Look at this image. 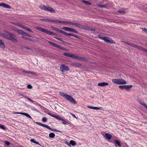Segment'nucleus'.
Listing matches in <instances>:
<instances>
[{
  "label": "nucleus",
  "instance_id": "nucleus-1",
  "mask_svg": "<svg viewBox=\"0 0 147 147\" xmlns=\"http://www.w3.org/2000/svg\"><path fill=\"white\" fill-rule=\"evenodd\" d=\"M5 33H0V36L12 42H16L18 40L16 36L13 34L9 33L7 31H5Z\"/></svg>",
  "mask_w": 147,
  "mask_h": 147
},
{
  "label": "nucleus",
  "instance_id": "nucleus-2",
  "mask_svg": "<svg viewBox=\"0 0 147 147\" xmlns=\"http://www.w3.org/2000/svg\"><path fill=\"white\" fill-rule=\"evenodd\" d=\"M59 94L60 96L64 97L67 100L76 104L77 103L75 99L71 96L63 92H60Z\"/></svg>",
  "mask_w": 147,
  "mask_h": 147
},
{
  "label": "nucleus",
  "instance_id": "nucleus-3",
  "mask_svg": "<svg viewBox=\"0 0 147 147\" xmlns=\"http://www.w3.org/2000/svg\"><path fill=\"white\" fill-rule=\"evenodd\" d=\"M63 55L67 57H70L73 59H78L80 60H82V58L74 54L69 53H63Z\"/></svg>",
  "mask_w": 147,
  "mask_h": 147
},
{
  "label": "nucleus",
  "instance_id": "nucleus-4",
  "mask_svg": "<svg viewBox=\"0 0 147 147\" xmlns=\"http://www.w3.org/2000/svg\"><path fill=\"white\" fill-rule=\"evenodd\" d=\"M112 81L113 83L117 84H127L126 81L122 79H113Z\"/></svg>",
  "mask_w": 147,
  "mask_h": 147
},
{
  "label": "nucleus",
  "instance_id": "nucleus-5",
  "mask_svg": "<svg viewBox=\"0 0 147 147\" xmlns=\"http://www.w3.org/2000/svg\"><path fill=\"white\" fill-rule=\"evenodd\" d=\"M36 28L37 30L40 31L42 32H45V33L51 35H52L54 34V33L53 32H50L47 30H46L45 29L43 28L40 27H36Z\"/></svg>",
  "mask_w": 147,
  "mask_h": 147
},
{
  "label": "nucleus",
  "instance_id": "nucleus-6",
  "mask_svg": "<svg viewBox=\"0 0 147 147\" xmlns=\"http://www.w3.org/2000/svg\"><path fill=\"white\" fill-rule=\"evenodd\" d=\"M11 23L12 24H13L16 26H18L20 28H23L24 29L27 30L29 31L30 32H33V31L31 30H30L29 28H28L27 27L24 26L23 25H22V24H20V23H18H18H16V22H11Z\"/></svg>",
  "mask_w": 147,
  "mask_h": 147
},
{
  "label": "nucleus",
  "instance_id": "nucleus-7",
  "mask_svg": "<svg viewBox=\"0 0 147 147\" xmlns=\"http://www.w3.org/2000/svg\"><path fill=\"white\" fill-rule=\"evenodd\" d=\"M35 123L37 124V125H40V126H42V127H45L46 128H47L49 129L50 130H51L53 131H56V132H60L61 133V131L57 129H51L50 127H49V126L48 125H45V124H42L40 123V122H35Z\"/></svg>",
  "mask_w": 147,
  "mask_h": 147
},
{
  "label": "nucleus",
  "instance_id": "nucleus-8",
  "mask_svg": "<svg viewBox=\"0 0 147 147\" xmlns=\"http://www.w3.org/2000/svg\"><path fill=\"white\" fill-rule=\"evenodd\" d=\"M132 85H124L122 86H119V88L122 90L126 89L128 90H129L131 87H132Z\"/></svg>",
  "mask_w": 147,
  "mask_h": 147
},
{
  "label": "nucleus",
  "instance_id": "nucleus-9",
  "mask_svg": "<svg viewBox=\"0 0 147 147\" xmlns=\"http://www.w3.org/2000/svg\"><path fill=\"white\" fill-rule=\"evenodd\" d=\"M101 38L107 43L110 44H113L115 43L114 41L108 37H103Z\"/></svg>",
  "mask_w": 147,
  "mask_h": 147
},
{
  "label": "nucleus",
  "instance_id": "nucleus-10",
  "mask_svg": "<svg viewBox=\"0 0 147 147\" xmlns=\"http://www.w3.org/2000/svg\"><path fill=\"white\" fill-rule=\"evenodd\" d=\"M60 69L61 71L62 72L69 71V68L68 67L63 64L61 65L60 67Z\"/></svg>",
  "mask_w": 147,
  "mask_h": 147
},
{
  "label": "nucleus",
  "instance_id": "nucleus-11",
  "mask_svg": "<svg viewBox=\"0 0 147 147\" xmlns=\"http://www.w3.org/2000/svg\"><path fill=\"white\" fill-rule=\"evenodd\" d=\"M44 39L45 40L44 41L45 42H48V43H49L50 45L53 46L54 47H59V45L57 44H56L55 43L53 42H52L51 41H48L47 40H46L45 39H43L42 37H40V40H42Z\"/></svg>",
  "mask_w": 147,
  "mask_h": 147
},
{
  "label": "nucleus",
  "instance_id": "nucleus-12",
  "mask_svg": "<svg viewBox=\"0 0 147 147\" xmlns=\"http://www.w3.org/2000/svg\"><path fill=\"white\" fill-rule=\"evenodd\" d=\"M61 28L63 29L64 30L66 31H69V32H73L76 33H78V32L77 31H76V30H75L74 29H73V28H69L66 27H64Z\"/></svg>",
  "mask_w": 147,
  "mask_h": 147
},
{
  "label": "nucleus",
  "instance_id": "nucleus-13",
  "mask_svg": "<svg viewBox=\"0 0 147 147\" xmlns=\"http://www.w3.org/2000/svg\"><path fill=\"white\" fill-rule=\"evenodd\" d=\"M40 20L45 22H51L53 23H58V20H53L49 19H40Z\"/></svg>",
  "mask_w": 147,
  "mask_h": 147
},
{
  "label": "nucleus",
  "instance_id": "nucleus-14",
  "mask_svg": "<svg viewBox=\"0 0 147 147\" xmlns=\"http://www.w3.org/2000/svg\"><path fill=\"white\" fill-rule=\"evenodd\" d=\"M125 43L132 47H133L135 48H138L142 50H143V49L142 47H139L135 44L130 43H128L127 42H126Z\"/></svg>",
  "mask_w": 147,
  "mask_h": 147
},
{
  "label": "nucleus",
  "instance_id": "nucleus-15",
  "mask_svg": "<svg viewBox=\"0 0 147 147\" xmlns=\"http://www.w3.org/2000/svg\"><path fill=\"white\" fill-rule=\"evenodd\" d=\"M0 7H2L4 8L9 9L11 8V7L9 5L4 3H0Z\"/></svg>",
  "mask_w": 147,
  "mask_h": 147
},
{
  "label": "nucleus",
  "instance_id": "nucleus-16",
  "mask_svg": "<svg viewBox=\"0 0 147 147\" xmlns=\"http://www.w3.org/2000/svg\"><path fill=\"white\" fill-rule=\"evenodd\" d=\"M45 11H49L52 13L55 12V10L49 6H46V9Z\"/></svg>",
  "mask_w": 147,
  "mask_h": 147
},
{
  "label": "nucleus",
  "instance_id": "nucleus-17",
  "mask_svg": "<svg viewBox=\"0 0 147 147\" xmlns=\"http://www.w3.org/2000/svg\"><path fill=\"white\" fill-rule=\"evenodd\" d=\"M14 113L21 114L22 115H24L27 117L32 119V118L31 116L28 114L25 113H22V112H16L15 113Z\"/></svg>",
  "mask_w": 147,
  "mask_h": 147
},
{
  "label": "nucleus",
  "instance_id": "nucleus-18",
  "mask_svg": "<svg viewBox=\"0 0 147 147\" xmlns=\"http://www.w3.org/2000/svg\"><path fill=\"white\" fill-rule=\"evenodd\" d=\"M58 119H59V120H60L62 121V123L64 124H65V125H67V124H68V122L65 119L62 118L61 117H60L59 116V117Z\"/></svg>",
  "mask_w": 147,
  "mask_h": 147
},
{
  "label": "nucleus",
  "instance_id": "nucleus-19",
  "mask_svg": "<svg viewBox=\"0 0 147 147\" xmlns=\"http://www.w3.org/2000/svg\"><path fill=\"white\" fill-rule=\"evenodd\" d=\"M108 85V84L105 82L99 83L98 84V86H107Z\"/></svg>",
  "mask_w": 147,
  "mask_h": 147
},
{
  "label": "nucleus",
  "instance_id": "nucleus-20",
  "mask_svg": "<svg viewBox=\"0 0 147 147\" xmlns=\"http://www.w3.org/2000/svg\"><path fill=\"white\" fill-rule=\"evenodd\" d=\"M0 46L3 50L5 48V46L4 43L1 40H0Z\"/></svg>",
  "mask_w": 147,
  "mask_h": 147
},
{
  "label": "nucleus",
  "instance_id": "nucleus-21",
  "mask_svg": "<svg viewBox=\"0 0 147 147\" xmlns=\"http://www.w3.org/2000/svg\"><path fill=\"white\" fill-rule=\"evenodd\" d=\"M71 145L73 146H74L76 145V143L73 140H71L70 141L69 143V144H67V145L69 146L70 147L71 146Z\"/></svg>",
  "mask_w": 147,
  "mask_h": 147
},
{
  "label": "nucleus",
  "instance_id": "nucleus-22",
  "mask_svg": "<svg viewBox=\"0 0 147 147\" xmlns=\"http://www.w3.org/2000/svg\"><path fill=\"white\" fill-rule=\"evenodd\" d=\"M51 28L61 33H62L63 31L59 30L58 28L54 27H51Z\"/></svg>",
  "mask_w": 147,
  "mask_h": 147
},
{
  "label": "nucleus",
  "instance_id": "nucleus-23",
  "mask_svg": "<svg viewBox=\"0 0 147 147\" xmlns=\"http://www.w3.org/2000/svg\"><path fill=\"white\" fill-rule=\"evenodd\" d=\"M105 137L107 139L110 140L112 136L108 133H106L105 134Z\"/></svg>",
  "mask_w": 147,
  "mask_h": 147
},
{
  "label": "nucleus",
  "instance_id": "nucleus-24",
  "mask_svg": "<svg viewBox=\"0 0 147 147\" xmlns=\"http://www.w3.org/2000/svg\"><path fill=\"white\" fill-rule=\"evenodd\" d=\"M58 23H63L65 24H70V22L69 21H58Z\"/></svg>",
  "mask_w": 147,
  "mask_h": 147
},
{
  "label": "nucleus",
  "instance_id": "nucleus-25",
  "mask_svg": "<svg viewBox=\"0 0 147 147\" xmlns=\"http://www.w3.org/2000/svg\"><path fill=\"white\" fill-rule=\"evenodd\" d=\"M70 24L73 25H75L77 27L80 28L81 25L78 23H76L75 22H70Z\"/></svg>",
  "mask_w": 147,
  "mask_h": 147
},
{
  "label": "nucleus",
  "instance_id": "nucleus-26",
  "mask_svg": "<svg viewBox=\"0 0 147 147\" xmlns=\"http://www.w3.org/2000/svg\"><path fill=\"white\" fill-rule=\"evenodd\" d=\"M87 107L90 109H94V110H99V109H101V107H91V106H88Z\"/></svg>",
  "mask_w": 147,
  "mask_h": 147
},
{
  "label": "nucleus",
  "instance_id": "nucleus-27",
  "mask_svg": "<svg viewBox=\"0 0 147 147\" xmlns=\"http://www.w3.org/2000/svg\"><path fill=\"white\" fill-rule=\"evenodd\" d=\"M138 101L142 105L146 108L147 109V106L143 101H142L140 99H138Z\"/></svg>",
  "mask_w": 147,
  "mask_h": 147
},
{
  "label": "nucleus",
  "instance_id": "nucleus-28",
  "mask_svg": "<svg viewBox=\"0 0 147 147\" xmlns=\"http://www.w3.org/2000/svg\"><path fill=\"white\" fill-rule=\"evenodd\" d=\"M48 114L49 115L51 116V117H54L57 119H58L59 116H58V115H55L52 114V113H48Z\"/></svg>",
  "mask_w": 147,
  "mask_h": 147
},
{
  "label": "nucleus",
  "instance_id": "nucleus-29",
  "mask_svg": "<svg viewBox=\"0 0 147 147\" xmlns=\"http://www.w3.org/2000/svg\"><path fill=\"white\" fill-rule=\"evenodd\" d=\"M46 6L45 5L43 4H42L39 6V8L40 9L43 10H45L46 9Z\"/></svg>",
  "mask_w": 147,
  "mask_h": 147
},
{
  "label": "nucleus",
  "instance_id": "nucleus-30",
  "mask_svg": "<svg viewBox=\"0 0 147 147\" xmlns=\"http://www.w3.org/2000/svg\"><path fill=\"white\" fill-rule=\"evenodd\" d=\"M86 30L91 31H95V30L94 28H92L87 26Z\"/></svg>",
  "mask_w": 147,
  "mask_h": 147
},
{
  "label": "nucleus",
  "instance_id": "nucleus-31",
  "mask_svg": "<svg viewBox=\"0 0 147 147\" xmlns=\"http://www.w3.org/2000/svg\"><path fill=\"white\" fill-rule=\"evenodd\" d=\"M114 142L115 144L119 146H121V144L120 142L117 140H115L114 141Z\"/></svg>",
  "mask_w": 147,
  "mask_h": 147
},
{
  "label": "nucleus",
  "instance_id": "nucleus-32",
  "mask_svg": "<svg viewBox=\"0 0 147 147\" xmlns=\"http://www.w3.org/2000/svg\"><path fill=\"white\" fill-rule=\"evenodd\" d=\"M81 1L82 3H84L86 5H90L91 4V3L89 2L86 1H85L84 0H81Z\"/></svg>",
  "mask_w": 147,
  "mask_h": 147
},
{
  "label": "nucleus",
  "instance_id": "nucleus-33",
  "mask_svg": "<svg viewBox=\"0 0 147 147\" xmlns=\"http://www.w3.org/2000/svg\"><path fill=\"white\" fill-rule=\"evenodd\" d=\"M16 32H17V33H18V34H21L22 35L23 34V33L24 32L22 31V30H18V29H17V30H16Z\"/></svg>",
  "mask_w": 147,
  "mask_h": 147
},
{
  "label": "nucleus",
  "instance_id": "nucleus-34",
  "mask_svg": "<svg viewBox=\"0 0 147 147\" xmlns=\"http://www.w3.org/2000/svg\"><path fill=\"white\" fill-rule=\"evenodd\" d=\"M49 136L50 138H53L55 136V135L54 133H51L49 134Z\"/></svg>",
  "mask_w": 147,
  "mask_h": 147
},
{
  "label": "nucleus",
  "instance_id": "nucleus-35",
  "mask_svg": "<svg viewBox=\"0 0 147 147\" xmlns=\"http://www.w3.org/2000/svg\"><path fill=\"white\" fill-rule=\"evenodd\" d=\"M87 26H86L82 25H81L80 28H81L83 30H86Z\"/></svg>",
  "mask_w": 147,
  "mask_h": 147
},
{
  "label": "nucleus",
  "instance_id": "nucleus-36",
  "mask_svg": "<svg viewBox=\"0 0 147 147\" xmlns=\"http://www.w3.org/2000/svg\"><path fill=\"white\" fill-rule=\"evenodd\" d=\"M30 141L34 143H35L37 144H39V142L36 141L34 139H32L31 140H30Z\"/></svg>",
  "mask_w": 147,
  "mask_h": 147
},
{
  "label": "nucleus",
  "instance_id": "nucleus-37",
  "mask_svg": "<svg viewBox=\"0 0 147 147\" xmlns=\"http://www.w3.org/2000/svg\"><path fill=\"white\" fill-rule=\"evenodd\" d=\"M62 34H64V35H67V36H72V34H69V33H67L63 31V32L62 33Z\"/></svg>",
  "mask_w": 147,
  "mask_h": 147
},
{
  "label": "nucleus",
  "instance_id": "nucleus-38",
  "mask_svg": "<svg viewBox=\"0 0 147 147\" xmlns=\"http://www.w3.org/2000/svg\"><path fill=\"white\" fill-rule=\"evenodd\" d=\"M118 12L121 14H124L126 13V12L124 11H123L121 10H119L118 11Z\"/></svg>",
  "mask_w": 147,
  "mask_h": 147
},
{
  "label": "nucleus",
  "instance_id": "nucleus-39",
  "mask_svg": "<svg viewBox=\"0 0 147 147\" xmlns=\"http://www.w3.org/2000/svg\"><path fill=\"white\" fill-rule=\"evenodd\" d=\"M23 35H25L29 37H31V36L30 35V34L24 32H23Z\"/></svg>",
  "mask_w": 147,
  "mask_h": 147
},
{
  "label": "nucleus",
  "instance_id": "nucleus-40",
  "mask_svg": "<svg viewBox=\"0 0 147 147\" xmlns=\"http://www.w3.org/2000/svg\"><path fill=\"white\" fill-rule=\"evenodd\" d=\"M42 121L44 122H46L47 121V119L46 117H43L42 119Z\"/></svg>",
  "mask_w": 147,
  "mask_h": 147
},
{
  "label": "nucleus",
  "instance_id": "nucleus-41",
  "mask_svg": "<svg viewBox=\"0 0 147 147\" xmlns=\"http://www.w3.org/2000/svg\"><path fill=\"white\" fill-rule=\"evenodd\" d=\"M97 5L100 8L105 7H106V5Z\"/></svg>",
  "mask_w": 147,
  "mask_h": 147
},
{
  "label": "nucleus",
  "instance_id": "nucleus-42",
  "mask_svg": "<svg viewBox=\"0 0 147 147\" xmlns=\"http://www.w3.org/2000/svg\"><path fill=\"white\" fill-rule=\"evenodd\" d=\"M4 143L7 145H9L10 144V143L8 141H6L4 142Z\"/></svg>",
  "mask_w": 147,
  "mask_h": 147
},
{
  "label": "nucleus",
  "instance_id": "nucleus-43",
  "mask_svg": "<svg viewBox=\"0 0 147 147\" xmlns=\"http://www.w3.org/2000/svg\"><path fill=\"white\" fill-rule=\"evenodd\" d=\"M11 28L13 30L16 32V30L17 29L16 28L14 27H13V26L11 27Z\"/></svg>",
  "mask_w": 147,
  "mask_h": 147
},
{
  "label": "nucleus",
  "instance_id": "nucleus-44",
  "mask_svg": "<svg viewBox=\"0 0 147 147\" xmlns=\"http://www.w3.org/2000/svg\"><path fill=\"white\" fill-rule=\"evenodd\" d=\"M22 39H24L26 40H29V38H28L27 37H25L24 36H22Z\"/></svg>",
  "mask_w": 147,
  "mask_h": 147
},
{
  "label": "nucleus",
  "instance_id": "nucleus-45",
  "mask_svg": "<svg viewBox=\"0 0 147 147\" xmlns=\"http://www.w3.org/2000/svg\"><path fill=\"white\" fill-rule=\"evenodd\" d=\"M0 128L3 130L5 129V127L3 125H0Z\"/></svg>",
  "mask_w": 147,
  "mask_h": 147
},
{
  "label": "nucleus",
  "instance_id": "nucleus-46",
  "mask_svg": "<svg viewBox=\"0 0 147 147\" xmlns=\"http://www.w3.org/2000/svg\"><path fill=\"white\" fill-rule=\"evenodd\" d=\"M27 87L29 89H31L32 88V86L30 84H28L27 85Z\"/></svg>",
  "mask_w": 147,
  "mask_h": 147
},
{
  "label": "nucleus",
  "instance_id": "nucleus-47",
  "mask_svg": "<svg viewBox=\"0 0 147 147\" xmlns=\"http://www.w3.org/2000/svg\"><path fill=\"white\" fill-rule=\"evenodd\" d=\"M59 47H57V48H59L61 50H66V49H65V48H63V47H61L60 45H59Z\"/></svg>",
  "mask_w": 147,
  "mask_h": 147
},
{
  "label": "nucleus",
  "instance_id": "nucleus-48",
  "mask_svg": "<svg viewBox=\"0 0 147 147\" xmlns=\"http://www.w3.org/2000/svg\"><path fill=\"white\" fill-rule=\"evenodd\" d=\"M27 99L31 102H34V101L31 99H30L29 97Z\"/></svg>",
  "mask_w": 147,
  "mask_h": 147
},
{
  "label": "nucleus",
  "instance_id": "nucleus-49",
  "mask_svg": "<svg viewBox=\"0 0 147 147\" xmlns=\"http://www.w3.org/2000/svg\"><path fill=\"white\" fill-rule=\"evenodd\" d=\"M30 71H27L26 70H23V72H24V73H27V74H30Z\"/></svg>",
  "mask_w": 147,
  "mask_h": 147
},
{
  "label": "nucleus",
  "instance_id": "nucleus-50",
  "mask_svg": "<svg viewBox=\"0 0 147 147\" xmlns=\"http://www.w3.org/2000/svg\"><path fill=\"white\" fill-rule=\"evenodd\" d=\"M70 114L74 117H75L76 118H77V117L74 114L72 113H70Z\"/></svg>",
  "mask_w": 147,
  "mask_h": 147
},
{
  "label": "nucleus",
  "instance_id": "nucleus-51",
  "mask_svg": "<svg viewBox=\"0 0 147 147\" xmlns=\"http://www.w3.org/2000/svg\"><path fill=\"white\" fill-rule=\"evenodd\" d=\"M54 38H55L57 39L58 40H59L60 41H62V40L61 38H57V37H54Z\"/></svg>",
  "mask_w": 147,
  "mask_h": 147
},
{
  "label": "nucleus",
  "instance_id": "nucleus-52",
  "mask_svg": "<svg viewBox=\"0 0 147 147\" xmlns=\"http://www.w3.org/2000/svg\"><path fill=\"white\" fill-rule=\"evenodd\" d=\"M30 74H31L32 75H36V74L35 73H34L33 72L30 71Z\"/></svg>",
  "mask_w": 147,
  "mask_h": 147
},
{
  "label": "nucleus",
  "instance_id": "nucleus-53",
  "mask_svg": "<svg viewBox=\"0 0 147 147\" xmlns=\"http://www.w3.org/2000/svg\"><path fill=\"white\" fill-rule=\"evenodd\" d=\"M142 29L145 32L147 31V29L146 28H143Z\"/></svg>",
  "mask_w": 147,
  "mask_h": 147
},
{
  "label": "nucleus",
  "instance_id": "nucleus-54",
  "mask_svg": "<svg viewBox=\"0 0 147 147\" xmlns=\"http://www.w3.org/2000/svg\"><path fill=\"white\" fill-rule=\"evenodd\" d=\"M72 36L75 37L76 38H78V36H77V35H75L72 34Z\"/></svg>",
  "mask_w": 147,
  "mask_h": 147
},
{
  "label": "nucleus",
  "instance_id": "nucleus-55",
  "mask_svg": "<svg viewBox=\"0 0 147 147\" xmlns=\"http://www.w3.org/2000/svg\"><path fill=\"white\" fill-rule=\"evenodd\" d=\"M24 48H25L26 49H30V48H29V47H24Z\"/></svg>",
  "mask_w": 147,
  "mask_h": 147
},
{
  "label": "nucleus",
  "instance_id": "nucleus-56",
  "mask_svg": "<svg viewBox=\"0 0 147 147\" xmlns=\"http://www.w3.org/2000/svg\"><path fill=\"white\" fill-rule=\"evenodd\" d=\"M24 97L27 99L28 98V96H24Z\"/></svg>",
  "mask_w": 147,
  "mask_h": 147
},
{
  "label": "nucleus",
  "instance_id": "nucleus-57",
  "mask_svg": "<svg viewBox=\"0 0 147 147\" xmlns=\"http://www.w3.org/2000/svg\"><path fill=\"white\" fill-rule=\"evenodd\" d=\"M78 66H80L81 65L80 63H78Z\"/></svg>",
  "mask_w": 147,
  "mask_h": 147
},
{
  "label": "nucleus",
  "instance_id": "nucleus-58",
  "mask_svg": "<svg viewBox=\"0 0 147 147\" xmlns=\"http://www.w3.org/2000/svg\"><path fill=\"white\" fill-rule=\"evenodd\" d=\"M29 40V41H32L31 39H29V40Z\"/></svg>",
  "mask_w": 147,
  "mask_h": 147
},
{
  "label": "nucleus",
  "instance_id": "nucleus-59",
  "mask_svg": "<svg viewBox=\"0 0 147 147\" xmlns=\"http://www.w3.org/2000/svg\"><path fill=\"white\" fill-rule=\"evenodd\" d=\"M66 142V143L67 144H69V143L67 142Z\"/></svg>",
  "mask_w": 147,
  "mask_h": 147
}]
</instances>
